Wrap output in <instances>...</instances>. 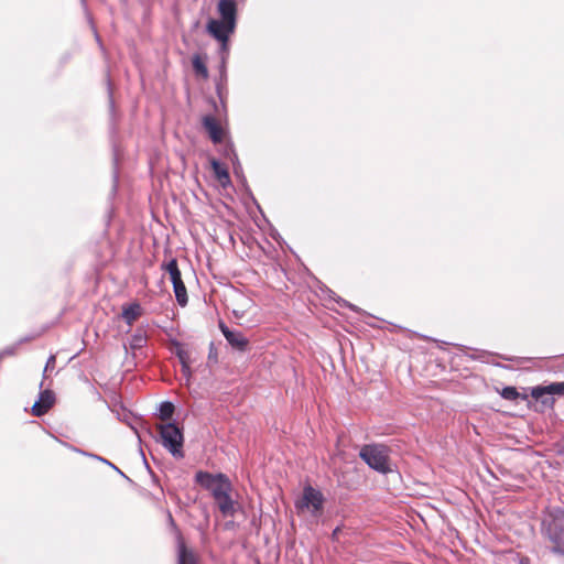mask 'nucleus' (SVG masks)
Returning a JSON list of instances; mask_svg holds the SVG:
<instances>
[{
    "label": "nucleus",
    "instance_id": "39448f33",
    "mask_svg": "<svg viewBox=\"0 0 564 564\" xmlns=\"http://www.w3.org/2000/svg\"><path fill=\"white\" fill-rule=\"evenodd\" d=\"M236 26L237 25L226 21L210 19L206 24V31L220 43L221 52L227 53L229 50V37L235 32Z\"/></svg>",
    "mask_w": 564,
    "mask_h": 564
},
{
    "label": "nucleus",
    "instance_id": "ddd939ff",
    "mask_svg": "<svg viewBox=\"0 0 564 564\" xmlns=\"http://www.w3.org/2000/svg\"><path fill=\"white\" fill-rule=\"evenodd\" d=\"M143 314V308L140 303L133 302L128 305L122 306V313L121 316L123 321L129 325L132 326L135 321H138Z\"/></svg>",
    "mask_w": 564,
    "mask_h": 564
},
{
    "label": "nucleus",
    "instance_id": "9d476101",
    "mask_svg": "<svg viewBox=\"0 0 564 564\" xmlns=\"http://www.w3.org/2000/svg\"><path fill=\"white\" fill-rule=\"evenodd\" d=\"M217 12L220 17L219 20L237 25L238 9L236 0H219Z\"/></svg>",
    "mask_w": 564,
    "mask_h": 564
},
{
    "label": "nucleus",
    "instance_id": "f8f14e48",
    "mask_svg": "<svg viewBox=\"0 0 564 564\" xmlns=\"http://www.w3.org/2000/svg\"><path fill=\"white\" fill-rule=\"evenodd\" d=\"M209 163H210V167L214 172V176L219 182V184L223 187H227L228 185H230L231 181H230V175H229L228 169L224 164H221L219 161H217L215 158H212L209 160Z\"/></svg>",
    "mask_w": 564,
    "mask_h": 564
},
{
    "label": "nucleus",
    "instance_id": "4be33fe9",
    "mask_svg": "<svg viewBox=\"0 0 564 564\" xmlns=\"http://www.w3.org/2000/svg\"><path fill=\"white\" fill-rule=\"evenodd\" d=\"M55 356H51L46 362V366H45V371L48 369V368H53L55 366Z\"/></svg>",
    "mask_w": 564,
    "mask_h": 564
},
{
    "label": "nucleus",
    "instance_id": "aec40b11",
    "mask_svg": "<svg viewBox=\"0 0 564 564\" xmlns=\"http://www.w3.org/2000/svg\"><path fill=\"white\" fill-rule=\"evenodd\" d=\"M176 356L180 359L181 365L191 364V354L188 350L178 348L176 350Z\"/></svg>",
    "mask_w": 564,
    "mask_h": 564
},
{
    "label": "nucleus",
    "instance_id": "9b49d317",
    "mask_svg": "<svg viewBox=\"0 0 564 564\" xmlns=\"http://www.w3.org/2000/svg\"><path fill=\"white\" fill-rule=\"evenodd\" d=\"M219 328L231 347L239 351H245L248 348L249 340L240 332L230 330L223 322L219 324Z\"/></svg>",
    "mask_w": 564,
    "mask_h": 564
},
{
    "label": "nucleus",
    "instance_id": "f257e3e1",
    "mask_svg": "<svg viewBox=\"0 0 564 564\" xmlns=\"http://www.w3.org/2000/svg\"><path fill=\"white\" fill-rule=\"evenodd\" d=\"M324 502V495L311 485H307L303 488L302 497L295 501L294 506L297 514L310 512L312 517L317 519L323 514Z\"/></svg>",
    "mask_w": 564,
    "mask_h": 564
},
{
    "label": "nucleus",
    "instance_id": "20e7f679",
    "mask_svg": "<svg viewBox=\"0 0 564 564\" xmlns=\"http://www.w3.org/2000/svg\"><path fill=\"white\" fill-rule=\"evenodd\" d=\"M196 482L209 490L214 498L231 491V484L224 474L213 475L207 471H198L195 475Z\"/></svg>",
    "mask_w": 564,
    "mask_h": 564
},
{
    "label": "nucleus",
    "instance_id": "2eb2a0df",
    "mask_svg": "<svg viewBox=\"0 0 564 564\" xmlns=\"http://www.w3.org/2000/svg\"><path fill=\"white\" fill-rule=\"evenodd\" d=\"M544 394L564 395V382H554L544 387H536L532 390V397L540 399Z\"/></svg>",
    "mask_w": 564,
    "mask_h": 564
},
{
    "label": "nucleus",
    "instance_id": "dca6fc26",
    "mask_svg": "<svg viewBox=\"0 0 564 564\" xmlns=\"http://www.w3.org/2000/svg\"><path fill=\"white\" fill-rule=\"evenodd\" d=\"M220 512L224 516H232L235 512L234 501L230 498V492H225L217 498H214Z\"/></svg>",
    "mask_w": 564,
    "mask_h": 564
},
{
    "label": "nucleus",
    "instance_id": "f03ea898",
    "mask_svg": "<svg viewBox=\"0 0 564 564\" xmlns=\"http://www.w3.org/2000/svg\"><path fill=\"white\" fill-rule=\"evenodd\" d=\"M359 456L377 471L386 474L390 470L388 449L383 445H364Z\"/></svg>",
    "mask_w": 564,
    "mask_h": 564
},
{
    "label": "nucleus",
    "instance_id": "5701e85b",
    "mask_svg": "<svg viewBox=\"0 0 564 564\" xmlns=\"http://www.w3.org/2000/svg\"><path fill=\"white\" fill-rule=\"evenodd\" d=\"M338 531H339V528H336V529L334 530V532H333V535H334V536H335V535H338Z\"/></svg>",
    "mask_w": 564,
    "mask_h": 564
},
{
    "label": "nucleus",
    "instance_id": "7ed1b4c3",
    "mask_svg": "<svg viewBox=\"0 0 564 564\" xmlns=\"http://www.w3.org/2000/svg\"><path fill=\"white\" fill-rule=\"evenodd\" d=\"M162 444L173 456L183 457L184 437L182 431L173 423L158 425Z\"/></svg>",
    "mask_w": 564,
    "mask_h": 564
},
{
    "label": "nucleus",
    "instance_id": "1a4fd4ad",
    "mask_svg": "<svg viewBox=\"0 0 564 564\" xmlns=\"http://www.w3.org/2000/svg\"><path fill=\"white\" fill-rule=\"evenodd\" d=\"M177 564H199V555L186 545L181 534L177 536Z\"/></svg>",
    "mask_w": 564,
    "mask_h": 564
},
{
    "label": "nucleus",
    "instance_id": "0eeeda50",
    "mask_svg": "<svg viewBox=\"0 0 564 564\" xmlns=\"http://www.w3.org/2000/svg\"><path fill=\"white\" fill-rule=\"evenodd\" d=\"M202 123L213 143L218 144L224 141L226 131L216 117L212 115L204 116Z\"/></svg>",
    "mask_w": 564,
    "mask_h": 564
},
{
    "label": "nucleus",
    "instance_id": "423d86ee",
    "mask_svg": "<svg viewBox=\"0 0 564 564\" xmlns=\"http://www.w3.org/2000/svg\"><path fill=\"white\" fill-rule=\"evenodd\" d=\"M161 269L170 274V279L173 283V289L177 303L181 306H185L188 302L186 286L182 280L181 271L178 269L177 260L172 258L167 263H163Z\"/></svg>",
    "mask_w": 564,
    "mask_h": 564
},
{
    "label": "nucleus",
    "instance_id": "f3484780",
    "mask_svg": "<svg viewBox=\"0 0 564 564\" xmlns=\"http://www.w3.org/2000/svg\"><path fill=\"white\" fill-rule=\"evenodd\" d=\"M192 65H193V68L195 70V73L203 77V78H207L208 77V69H207V66L205 64V61L204 58L196 54L193 56L192 58Z\"/></svg>",
    "mask_w": 564,
    "mask_h": 564
},
{
    "label": "nucleus",
    "instance_id": "6ab92c4d",
    "mask_svg": "<svg viewBox=\"0 0 564 564\" xmlns=\"http://www.w3.org/2000/svg\"><path fill=\"white\" fill-rule=\"evenodd\" d=\"M500 395L506 400L513 401L520 397V393L517 391L514 387H505L501 390Z\"/></svg>",
    "mask_w": 564,
    "mask_h": 564
},
{
    "label": "nucleus",
    "instance_id": "a211bd4d",
    "mask_svg": "<svg viewBox=\"0 0 564 564\" xmlns=\"http://www.w3.org/2000/svg\"><path fill=\"white\" fill-rule=\"evenodd\" d=\"M174 410H175V408H174L173 403H171L169 401L161 403L160 414H159L160 419L162 421L170 420L174 413Z\"/></svg>",
    "mask_w": 564,
    "mask_h": 564
},
{
    "label": "nucleus",
    "instance_id": "6e6552de",
    "mask_svg": "<svg viewBox=\"0 0 564 564\" xmlns=\"http://www.w3.org/2000/svg\"><path fill=\"white\" fill-rule=\"evenodd\" d=\"M55 404V393L52 390H44L40 393L37 401L32 406L34 416L46 414Z\"/></svg>",
    "mask_w": 564,
    "mask_h": 564
},
{
    "label": "nucleus",
    "instance_id": "412c9836",
    "mask_svg": "<svg viewBox=\"0 0 564 564\" xmlns=\"http://www.w3.org/2000/svg\"><path fill=\"white\" fill-rule=\"evenodd\" d=\"M181 366H182V373L188 381L192 376L191 364H185V365H181Z\"/></svg>",
    "mask_w": 564,
    "mask_h": 564
},
{
    "label": "nucleus",
    "instance_id": "4468645a",
    "mask_svg": "<svg viewBox=\"0 0 564 564\" xmlns=\"http://www.w3.org/2000/svg\"><path fill=\"white\" fill-rule=\"evenodd\" d=\"M550 539L554 543L553 551L561 552V547L564 545V525L560 521H555L550 528Z\"/></svg>",
    "mask_w": 564,
    "mask_h": 564
}]
</instances>
